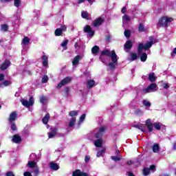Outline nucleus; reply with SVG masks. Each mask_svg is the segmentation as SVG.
Here are the masks:
<instances>
[{"mask_svg": "<svg viewBox=\"0 0 176 176\" xmlns=\"http://www.w3.org/2000/svg\"><path fill=\"white\" fill-rule=\"evenodd\" d=\"M102 23H104V19L98 18L93 21L92 25H94V27H100V25H101Z\"/></svg>", "mask_w": 176, "mask_h": 176, "instance_id": "obj_11", "label": "nucleus"}, {"mask_svg": "<svg viewBox=\"0 0 176 176\" xmlns=\"http://www.w3.org/2000/svg\"><path fill=\"white\" fill-rule=\"evenodd\" d=\"M76 123V118L72 117L69 120L68 127H74Z\"/></svg>", "mask_w": 176, "mask_h": 176, "instance_id": "obj_15", "label": "nucleus"}, {"mask_svg": "<svg viewBox=\"0 0 176 176\" xmlns=\"http://www.w3.org/2000/svg\"><path fill=\"white\" fill-rule=\"evenodd\" d=\"M40 102H41V104H46V102H47V98L46 96H41L40 98Z\"/></svg>", "mask_w": 176, "mask_h": 176, "instance_id": "obj_41", "label": "nucleus"}, {"mask_svg": "<svg viewBox=\"0 0 176 176\" xmlns=\"http://www.w3.org/2000/svg\"><path fill=\"white\" fill-rule=\"evenodd\" d=\"M149 174H151V169H149V168H144L143 175L147 176L149 175Z\"/></svg>", "mask_w": 176, "mask_h": 176, "instance_id": "obj_36", "label": "nucleus"}, {"mask_svg": "<svg viewBox=\"0 0 176 176\" xmlns=\"http://www.w3.org/2000/svg\"><path fill=\"white\" fill-rule=\"evenodd\" d=\"M126 38H130V35H131V32H130V30H125L124 32Z\"/></svg>", "mask_w": 176, "mask_h": 176, "instance_id": "obj_49", "label": "nucleus"}, {"mask_svg": "<svg viewBox=\"0 0 176 176\" xmlns=\"http://www.w3.org/2000/svg\"><path fill=\"white\" fill-rule=\"evenodd\" d=\"M6 176H16V175H14V173H13L12 171H9V172H7Z\"/></svg>", "mask_w": 176, "mask_h": 176, "instance_id": "obj_58", "label": "nucleus"}, {"mask_svg": "<svg viewBox=\"0 0 176 176\" xmlns=\"http://www.w3.org/2000/svg\"><path fill=\"white\" fill-rule=\"evenodd\" d=\"M133 127H135V129H138L139 130H140V131H142L143 133H145V131H146V127H145V126H144L142 124L133 125Z\"/></svg>", "mask_w": 176, "mask_h": 176, "instance_id": "obj_16", "label": "nucleus"}, {"mask_svg": "<svg viewBox=\"0 0 176 176\" xmlns=\"http://www.w3.org/2000/svg\"><path fill=\"white\" fill-rule=\"evenodd\" d=\"M47 129H50V133H57L58 131V127L50 126L47 125Z\"/></svg>", "mask_w": 176, "mask_h": 176, "instance_id": "obj_28", "label": "nucleus"}, {"mask_svg": "<svg viewBox=\"0 0 176 176\" xmlns=\"http://www.w3.org/2000/svg\"><path fill=\"white\" fill-rule=\"evenodd\" d=\"M16 118H17V112L13 111L12 113H10L8 120L10 123H12L14 122V120H16Z\"/></svg>", "mask_w": 176, "mask_h": 176, "instance_id": "obj_14", "label": "nucleus"}, {"mask_svg": "<svg viewBox=\"0 0 176 176\" xmlns=\"http://www.w3.org/2000/svg\"><path fill=\"white\" fill-rule=\"evenodd\" d=\"M174 54H176V47L173 50V53L171 54L172 57H174Z\"/></svg>", "mask_w": 176, "mask_h": 176, "instance_id": "obj_63", "label": "nucleus"}, {"mask_svg": "<svg viewBox=\"0 0 176 176\" xmlns=\"http://www.w3.org/2000/svg\"><path fill=\"white\" fill-rule=\"evenodd\" d=\"M172 149L173 151H176V142L173 144Z\"/></svg>", "mask_w": 176, "mask_h": 176, "instance_id": "obj_64", "label": "nucleus"}, {"mask_svg": "<svg viewBox=\"0 0 176 176\" xmlns=\"http://www.w3.org/2000/svg\"><path fill=\"white\" fill-rule=\"evenodd\" d=\"M85 163H89L90 162V155H86L85 157Z\"/></svg>", "mask_w": 176, "mask_h": 176, "instance_id": "obj_54", "label": "nucleus"}, {"mask_svg": "<svg viewBox=\"0 0 176 176\" xmlns=\"http://www.w3.org/2000/svg\"><path fill=\"white\" fill-rule=\"evenodd\" d=\"M10 85H12V82L6 80L3 83H0V87H6V86H10Z\"/></svg>", "mask_w": 176, "mask_h": 176, "instance_id": "obj_30", "label": "nucleus"}, {"mask_svg": "<svg viewBox=\"0 0 176 176\" xmlns=\"http://www.w3.org/2000/svg\"><path fill=\"white\" fill-rule=\"evenodd\" d=\"M111 159L113 160V162H120L122 157L111 156Z\"/></svg>", "mask_w": 176, "mask_h": 176, "instance_id": "obj_42", "label": "nucleus"}, {"mask_svg": "<svg viewBox=\"0 0 176 176\" xmlns=\"http://www.w3.org/2000/svg\"><path fill=\"white\" fill-rule=\"evenodd\" d=\"M32 173H34V176H38V175H39V168H35L33 170Z\"/></svg>", "mask_w": 176, "mask_h": 176, "instance_id": "obj_50", "label": "nucleus"}, {"mask_svg": "<svg viewBox=\"0 0 176 176\" xmlns=\"http://www.w3.org/2000/svg\"><path fill=\"white\" fill-rule=\"evenodd\" d=\"M8 30H9V25H8V24H2L1 25L0 31H1V32H7V31Z\"/></svg>", "mask_w": 176, "mask_h": 176, "instance_id": "obj_24", "label": "nucleus"}, {"mask_svg": "<svg viewBox=\"0 0 176 176\" xmlns=\"http://www.w3.org/2000/svg\"><path fill=\"white\" fill-rule=\"evenodd\" d=\"M42 58L43 67H47V65H49V58L47 56L44 55Z\"/></svg>", "mask_w": 176, "mask_h": 176, "instance_id": "obj_21", "label": "nucleus"}, {"mask_svg": "<svg viewBox=\"0 0 176 176\" xmlns=\"http://www.w3.org/2000/svg\"><path fill=\"white\" fill-rule=\"evenodd\" d=\"M160 151V147H159V144H155L153 146V151L154 153H157Z\"/></svg>", "mask_w": 176, "mask_h": 176, "instance_id": "obj_29", "label": "nucleus"}, {"mask_svg": "<svg viewBox=\"0 0 176 176\" xmlns=\"http://www.w3.org/2000/svg\"><path fill=\"white\" fill-rule=\"evenodd\" d=\"M146 30L144 27V25H142V23H140V25H139V31H140V32H145Z\"/></svg>", "mask_w": 176, "mask_h": 176, "instance_id": "obj_43", "label": "nucleus"}, {"mask_svg": "<svg viewBox=\"0 0 176 176\" xmlns=\"http://www.w3.org/2000/svg\"><path fill=\"white\" fill-rule=\"evenodd\" d=\"M72 80V77H66L63 78L57 85L56 89H60L63 87V86H65V85H68L69 82Z\"/></svg>", "mask_w": 176, "mask_h": 176, "instance_id": "obj_8", "label": "nucleus"}, {"mask_svg": "<svg viewBox=\"0 0 176 176\" xmlns=\"http://www.w3.org/2000/svg\"><path fill=\"white\" fill-rule=\"evenodd\" d=\"M127 174L129 176H135V175H134V173H133L131 172H127Z\"/></svg>", "mask_w": 176, "mask_h": 176, "instance_id": "obj_62", "label": "nucleus"}, {"mask_svg": "<svg viewBox=\"0 0 176 176\" xmlns=\"http://www.w3.org/2000/svg\"><path fill=\"white\" fill-rule=\"evenodd\" d=\"M23 175H24V176H32V174H31V173L29 172V171H26V172H25V173H23Z\"/></svg>", "mask_w": 176, "mask_h": 176, "instance_id": "obj_59", "label": "nucleus"}, {"mask_svg": "<svg viewBox=\"0 0 176 176\" xmlns=\"http://www.w3.org/2000/svg\"><path fill=\"white\" fill-rule=\"evenodd\" d=\"M60 30H61L62 32H65V31H67V26H65V25H62Z\"/></svg>", "mask_w": 176, "mask_h": 176, "instance_id": "obj_52", "label": "nucleus"}, {"mask_svg": "<svg viewBox=\"0 0 176 176\" xmlns=\"http://www.w3.org/2000/svg\"><path fill=\"white\" fill-rule=\"evenodd\" d=\"M102 56H107V57H110L111 62L107 65V67H109L110 71H113V69L116 68V65H118V60H119V57L116 55V52H115V51L104 50L102 52Z\"/></svg>", "mask_w": 176, "mask_h": 176, "instance_id": "obj_1", "label": "nucleus"}, {"mask_svg": "<svg viewBox=\"0 0 176 176\" xmlns=\"http://www.w3.org/2000/svg\"><path fill=\"white\" fill-rule=\"evenodd\" d=\"M146 126L148 130V131L152 132L153 131V127L154 129H155V130H160V129H162V125H160V123H152V121L151 120V119H148L146 121Z\"/></svg>", "mask_w": 176, "mask_h": 176, "instance_id": "obj_3", "label": "nucleus"}, {"mask_svg": "<svg viewBox=\"0 0 176 176\" xmlns=\"http://www.w3.org/2000/svg\"><path fill=\"white\" fill-rule=\"evenodd\" d=\"M126 10H127V8L126 7H123L121 12L122 13H126Z\"/></svg>", "mask_w": 176, "mask_h": 176, "instance_id": "obj_61", "label": "nucleus"}, {"mask_svg": "<svg viewBox=\"0 0 176 176\" xmlns=\"http://www.w3.org/2000/svg\"><path fill=\"white\" fill-rule=\"evenodd\" d=\"M155 91H157V85L155 83H152L143 89V93H155Z\"/></svg>", "mask_w": 176, "mask_h": 176, "instance_id": "obj_6", "label": "nucleus"}, {"mask_svg": "<svg viewBox=\"0 0 176 176\" xmlns=\"http://www.w3.org/2000/svg\"><path fill=\"white\" fill-rule=\"evenodd\" d=\"M21 5V0H14V6L15 8H19Z\"/></svg>", "mask_w": 176, "mask_h": 176, "instance_id": "obj_40", "label": "nucleus"}, {"mask_svg": "<svg viewBox=\"0 0 176 176\" xmlns=\"http://www.w3.org/2000/svg\"><path fill=\"white\" fill-rule=\"evenodd\" d=\"M22 141L21 136L18 134H15L12 136V142H14V144H21Z\"/></svg>", "mask_w": 176, "mask_h": 176, "instance_id": "obj_9", "label": "nucleus"}, {"mask_svg": "<svg viewBox=\"0 0 176 176\" xmlns=\"http://www.w3.org/2000/svg\"><path fill=\"white\" fill-rule=\"evenodd\" d=\"M143 105L146 107V108H150L151 107V102L148 100H143Z\"/></svg>", "mask_w": 176, "mask_h": 176, "instance_id": "obj_44", "label": "nucleus"}, {"mask_svg": "<svg viewBox=\"0 0 176 176\" xmlns=\"http://www.w3.org/2000/svg\"><path fill=\"white\" fill-rule=\"evenodd\" d=\"M107 131H109V128L105 126H100V128L95 129V132H98V133H105Z\"/></svg>", "mask_w": 176, "mask_h": 176, "instance_id": "obj_13", "label": "nucleus"}, {"mask_svg": "<svg viewBox=\"0 0 176 176\" xmlns=\"http://www.w3.org/2000/svg\"><path fill=\"white\" fill-rule=\"evenodd\" d=\"M55 35L56 36H61V35H63V32L61 31V29L57 28L55 30Z\"/></svg>", "mask_w": 176, "mask_h": 176, "instance_id": "obj_39", "label": "nucleus"}, {"mask_svg": "<svg viewBox=\"0 0 176 176\" xmlns=\"http://www.w3.org/2000/svg\"><path fill=\"white\" fill-rule=\"evenodd\" d=\"M138 56L135 53L131 54V61H134V60H137Z\"/></svg>", "mask_w": 176, "mask_h": 176, "instance_id": "obj_45", "label": "nucleus"}, {"mask_svg": "<svg viewBox=\"0 0 176 176\" xmlns=\"http://www.w3.org/2000/svg\"><path fill=\"white\" fill-rule=\"evenodd\" d=\"M132 46H133V43H131V41H126L124 44L125 49L130 50L131 49Z\"/></svg>", "mask_w": 176, "mask_h": 176, "instance_id": "obj_31", "label": "nucleus"}, {"mask_svg": "<svg viewBox=\"0 0 176 176\" xmlns=\"http://www.w3.org/2000/svg\"><path fill=\"white\" fill-rule=\"evenodd\" d=\"M143 162V160L142 157H138L135 160V162H133V164L136 166H141V163Z\"/></svg>", "mask_w": 176, "mask_h": 176, "instance_id": "obj_27", "label": "nucleus"}, {"mask_svg": "<svg viewBox=\"0 0 176 176\" xmlns=\"http://www.w3.org/2000/svg\"><path fill=\"white\" fill-rule=\"evenodd\" d=\"M95 85H96V81L94 80H89L87 81V89H91L92 87H94Z\"/></svg>", "mask_w": 176, "mask_h": 176, "instance_id": "obj_20", "label": "nucleus"}, {"mask_svg": "<svg viewBox=\"0 0 176 176\" xmlns=\"http://www.w3.org/2000/svg\"><path fill=\"white\" fill-rule=\"evenodd\" d=\"M81 16H82V19H86L87 20H90V17L89 16V13L86 11L82 12Z\"/></svg>", "mask_w": 176, "mask_h": 176, "instance_id": "obj_32", "label": "nucleus"}, {"mask_svg": "<svg viewBox=\"0 0 176 176\" xmlns=\"http://www.w3.org/2000/svg\"><path fill=\"white\" fill-rule=\"evenodd\" d=\"M47 80H49V77L47 76H44L42 78V83H47Z\"/></svg>", "mask_w": 176, "mask_h": 176, "instance_id": "obj_51", "label": "nucleus"}, {"mask_svg": "<svg viewBox=\"0 0 176 176\" xmlns=\"http://www.w3.org/2000/svg\"><path fill=\"white\" fill-rule=\"evenodd\" d=\"M105 152H107V148H103L101 151H99L96 154L97 157H101V156H102V154L105 153Z\"/></svg>", "mask_w": 176, "mask_h": 176, "instance_id": "obj_37", "label": "nucleus"}, {"mask_svg": "<svg viewBox=\"0 0 176 176\" xmlns=\"http://www.w3.org/2000/svg\"><path fill=\"white\" fill-rule=\"evenodd\" d=\"M148 80L150 82L156 81V76H155V73H151L150 74H148Z\"/></svg>", "mask_w": 176, "mask_h": 176, "instance_id": "obj_25", "label": "nucleus"}, {"mask_svg": "<svg viewBox=\"0 0 176 176\" xmlns=\"http://www.w3.org/2000/svg\"><path fill=\"white\" fill-rule=\"evenodd\" d=\"M72 176H89L87 173H83L80 169H76L73 171Z\"/></svg>", "mask_w": 176, "mask_h": 176, "instance_id": "obj_10", "label": "nucleus"}, {"mask_svg": "<svg viewBox=\"0 0 176 176\" xmlns=\"http://www.w3.org/2000/svg\"><path fill=\"white\" fill-rule=\"evenodd\" d=\"M21 102L23 105V107H25L26 108H30V107H32V105H34L35 100H34V97L32 96L30 98L29 101L25 99H22L21 100Z\"/></svg>", "mask_w": 176, "mask_h": 176, "instance_id": "obj_5", "label": "nucleus"}, {"mask_svg": "<svg viewBox=\"0 0 176 176\" xmlns=\"http://www.w3.org/2000/svg\"><path fill=\"white\" fill-rule=\"evenodd\" d=\"M129 21H130V17L129 16H127L126 14H125L122 17V23H123V24H127V23H129Z\"/></svg>", "mask_w": 176, "mask_h": 176, "instance_id": "obj_33", "label": "nucleus"}, {"mask_svg": "<svg viewBox=\"0 0 176 176\" xmlns=\"http://www.w3.org/2000/svg\"><path fill=\"white\" fill-rule=\"evenodd\" d=\"M149 41H150L147 42L145 45H144V43H139L138 52L139 54H140L141 61H143V62L146 61V58H148V55H146V53L141 54V52H142V50H148V49H150V47H152V45H153V37L152 36L149 37Z\"/></svg>", "mask_w": 176, "mask_h": 176, "instance_id": "obj_2", "label": "nucleus"}, {"mask_svg": "<svg viewBox=\"0 0 176 176\" xmlns=\"http://www.w3.org/2000/svg\"><path fill=\"white\" fill-rule=\"evenodd\" d=\"M102 133H96L95 135V138H98V140H101L102 138Z\"/></svg>", "mask_w": 176, "mask_h": 176, "instance_id": "obj_47", "label": "nucleus"}, {"mask_svg": "<svg viewBox=\"0 0 176 176\" xmlns=\"http://www.w3.org/2000/svg\"><path fill=\"white\" fill-rule=\"evenodd\" d=\"M21 45L23 47H24V46H28V45H30V38L28 36L24 37L22 40Z\"/></svg>", "mask_w": 176, "mask_h": 176, "instance_id": "obj_17", "label": "nucleus"}, {"mask_svg": "<svg viewBox=\"0 0 176 176\" xmlns=\"http://www.w3.org/2000/svg\"><path fill=\"white\" fill-rule=\"evenodd\" d=\"M27 166H28L30 168H35V167H36V162L34 161H29Z\"/></svg>", "mask_w": 176, "mask_h": 176, "instance_id": "obj_26", "label": "nucleus"}, {"mask_svg": "<svg viewBox=\"0 0 176 176\" xmlns=\"http://www.w3.org/2000/svg\"><path fill=\"white\" fill-rule=\"evenodd\" d=\"M135 113V115H142V111L140 109H136Z\"/></svg>", "mask_w": 176, "mask_h": 176, "instance_id": "obj_56", "label": "nucleus"}, {"mask_svg": "<svg viewBox=\"0 0 176 176\" xmlns=\"http://www.w3.org/2000/svg\"><path fill=\"white\" fill-rule=\"evenodd\" d=\"M10 65V61L6 60L1 65V69L2 71H5Z\"/></svg>", "mask_w": 176, "mask_h": 176, "instance_id": "obj_18", "label": "nucleus"}, {"mask_svg": "<svg viewBox=\"0 0 176 176\" xmlns=\"http://www.w3.org/2000/svg\"><path fill=\"white\" fill-rule=\"evenodd\" d=\"M67 45H68V41L67 40H65L62 43H61V46L62 47H65L64 50H67V48L65 47L67 46Z\"/></svg>", "mask_w": 176, "mask_h": 176, "instance_id": "obj_48", "label": "nucleus"}, {"mask_svg": "<svg viewBox=\"0 0 176 176\" xmlns=\"http://www.w3.org/2000/svg\"><path fill=\"white\" fill-rule=\"evenodd\" d=\"M10 123H11V129L12 130V131H17V126H16V124L13 122H10Z\"/></svg>", "mask_w": 176, "mask_h": 176, "instance_id": "obj_46", "label": "nucleus"}, {"mask_svg": "<svg viewBox=\"0 0 176 176\" xmlns=\"http://www.w3.org/2000/svg\"><path fill=\"white\" fill-rule=\"evenodd\" d=\"M50 168H52V170H54V171H57V170H58L59 168L58 165L54 162H50Z\"/></svg>", "mask_w": 176, "mask_h": 176, "instance_id": "obj_23", "label": "nucleus"}, {"mask_svg": "<svg viewBox=\"0 0 176 176\" xmlns=\"http://www.w3.org/2000/svg\"><path fill=\"white\" fill-rule=\"evenodd\" d=\"M84 32H87L88 38H93L94 36V30L89 25H87L83 28Z\"/></svg>", "mask_w": 176, "mask_h": 176, "instance_id": "obj_7", "label": "nucleus"}, {"mask_svg": "<svg viewBox=\"0 0 176 176\" xmlns=\"http://www.w3.org/2000/svg\"><path fill=\"white\" fill-rule=\"evenodd\" d=\"M94 145L96 148H101V146H102V139H98L95 140Z\"/></svg>", "mask_w": 176, "mask_h": 176, "instance_id": "obj_22", "label": "nucleus"}, {"mask_svg": "<svg viewBox=\"0 0 176 176\" xmlns=\"http://www.w3.org/2000/svg\"><path fill=\"white\" fill-rule=\"evenodd\" d=\"M174 21V18L169 16H164L158 21L160 27H167L170 23Z\"/></svg>", "mask_w": 176, "mask_h": 176, "instance_id": "obj_4", "label": "nucleus"}, {"mask_svg": "<svg viewBox=\"0 0 176 176\" xmlns=\"http://www.w3.org/2000/svg\"><path fill=\"white\" fill-rule=\"evenodd\" d=\"M98 50H100V47L97 45H95L91 49L92 54H97V53H98Z\"/></svg>", "mask_w": 176, "mask_h": 176, "instance_id": "obj_34", "label": "nucleus"}, {"mask_svg": "<svg viewBox=\"0 0 176 176\" xmlns=\"http://www.w3.org/2000/svg\"><path fill=\"white\" fill-rule=\"evenodd\" d=\"M162 86L164 89H166L170 87V85H168V83H166V82H164Z\"/></svg>", "mask_w": 176, "mask_h": 176, "instance_id": "obj_53", "label": "nucleus"}, {"mask_svg": "<svg viewBox=\"0 0 176 176\" xmlns=\"http://www.w3.org/2000/svg\"><path fill=\"white\" fill-rule=\"evenodd\" d=\"M85 119H86V114H82L78 120V126H80L83 122H85Z\"/></svg>", "mask_w": 176, "mask_h": 176, "instance_id": "obj_35", "label": "nucleus"}, {"mask_svg": "<svg viewBox=\"0 0 176 176\" xmlns=\"http://www.w3.org/2000/svg\"><path fill=\"white\" fill-rule=\"evenodd\" d=\"M150 171H156V166L155 165H151L150 166V168H148Z\"/></svg>", "mask_w": 176, "mask_h": 176, "instance_id": "obj_55", "label": "nucleus"}, {"mask_svg": "<svg viewBox=\"0 0 176 176\" xmlns=\"http://www.w3.org/2000/svg\"><path fill=\"white\" fill-rule=\"evenodd\" d=\"M56 135V133H48V138H53Z\"/></svg>", "mask_w": 176, "mask_h": 176, "instance_id": "obj_57", "label": "nucleus"}, {"mask_svg": "<svg viewBox=\"0 0 176 176\" xmlns=\"http://www.w3.org/2000/svg\"><path fill=\"white\" fill-rule=\"evenodd\" d=\"M78 113H79V111H71L69 113V116H70L72 118H75L74 116H77Z\"/></svg>", "mask_w": 176, "mask_h": 176, "instance_id": "obj_38", "label": "nucleus"}, {"mask_svg": "<svg viewBox=\"0 0 176 176\" xmlns=\"http://www.w3.org/2000/svg\"><path fill=\"white\" fill-rule=\"evenodd\" d=\"M82 58V55L76 56L72 60V65L74 67H76V65H79V61H80Z\"/></svg>", "mask_w": 176, "mask_h": 176, "instance_id": "obj_12", "label": "nucleus"}, {"mask_svg": "<svg viewBox=\"0 0 176 176\" xmlns=\"http://www.w3.org/2000/svg\"><path fill=\"white\" fill-rule=\"evenodd\" d=\"M49 119H50V113L45 114V116L42 119V122L43 124H47V123H49Z\"/></svg>", "mask_w": 176, "mask_h": 176, "instance_id": "obj_19", "label": "nucleus"}, {"mask_svg": "<svg viewBox=\"0 0 176 176\" xmlns=\"http://www.w3.org/2000/svg\"><path fill=\"white\" fill-rule=\"evenodd\" d=\"M127 164L128 166H131V164H134V162H133L131 160H129L127 161Z\"/></svg>", "mask_w": 176, "mask_h": 176, "instance_id": "obj_60", "label": "nucleus"}]
</instances>
